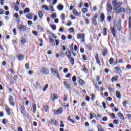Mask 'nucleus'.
Instances as JSON below:
<instances>
[{
    "instance_id": "1",
    "label": "nucleus",
    "mask_w": 131,
    "mask_h": 131,
    "mask_svg": "<svg viewBox=\"0 0 131 131\" xmlns=\"http://www.w3.org/2000/svg\"><path fill=\"white\" fill-rule=\"evenodd\" d=\"M114 10L116 11V13H125L126 12V10L123 7L118 6L115 8H114Z\"/></svg>"
},
{
    "instance_id": "2",
    "label": "nucleus",
    "mask_w": 131,
    "mask_h": 131,
    "mask_svg": "<svg viewBox=\"0 0 131 131\" xmlns=\"http://www.w3.org/2000/svg\"><path fill=\"white\" fill-rule=\"evenodd\" d=\"M51 72L52 73V74L54 76H56V77H57L58 79H60V75H59V73L56 70V69L54 68H51Z\"/></svg>"
},
{
    "instance_id": "3",
    "label": "nucleus",
    "mask_w": 131,
    "mask_h": 131,
    "mask_svg": "<svg viewBox=\"0 0 131 131\" xmlns=\"http://www.w3.org/2000/svg\"><path fill=\"white\" fill-rule=\"evenodd\" d=\"M40 72H41V73H42L43 74H46V75L50 74V70H49L48 68L46 67L42 68L40 70Z\"/></svg>"
},
{
    "instance_id": "4",
    "label": "nucleus",
    "mask_w": 131,
    "mask_h": 131,
    "mask_svg": "<svg viewBox=\"0 0 131 131\" xmlns=\"http://www.w3.org/2000/svg\"><path fill=\"white\" fill-rule=\"evenodd\" d=\"M112 5L110 3V1H108L106 4V10L108 13H111L112 12Z\"/></svg>"
},
{
    "instance_id": "5",
    "label": "nucleus",
    "mask_w": 131,
    "mask_h": 131,
    "mask_svg": "<svg viewBox=\"0 0 131 131\" xmlns=\"http://www.w3.org/2000/svg\"><path fill=\"white\" fill-rule=\"evenodd\" d=\"M53 113L55 115L62 114V113H63V108L60 107L58 110H53Z\"/></svg>"
},
{
    "instance_id": "6",
    "label": "nucleus",
    "mask_w": 131,
    "mask_h": 131,
    "mask_svg": "<svg viewBox=\"0 0 131 131\" xmlns=\"http://www.w3.org/2000/svg\"><path fill=\"white\" fill-rule=\"evenodd\" d=\"M8 100L10 106H12V107H15V102H14V101H13V96H9Z\"/></svg>"
},
{
    "instance_id": "7",
    "label": "nucleus",
    "mask_w": 131,
    "mask_h": 131,
    "mask_svg": "<svg viewBox=\"0 0 131 131\" xmlns=\"http://www.w3.org/2000/svg\"><path fill=\"white\" fill-rule=\"evenodd\" d=\"M63 84L64 86L67 89V90H69V89H71V85L69 84V82L67 81H64L63 82Z\"/></svg>"
},
{
    "instance_id": "8",
    "label": "nucleus",
    "mask_w": 131,
    "mask_h": 131,
    "mask_svg": "<svg viewBox=\"0 0 131 131\" xmlns=\"http://www.w3.org/2000/svg\"><path fill=\"white\" fill-rule=\"evenodd\" d=\"M112 5L115 8V7H117L118 5H121L120 2H117V0H113L112 2Z\"/></svg>"
},
{
    "instance_id": "9",
    "label": "nucleus",
    "mask_w": 131,
    "mask_h": 131,
    "mask_svg": "<svg viewBox=\"0 0 131 131\" xmlns=\"http://www.w3.org/2000/svg\"><path fill=\"white\" fill-rule=\"evenodd\" d=\"M95 59L97 64L99 65V66H101V62L100 61V59L99 58V54H98V53H96V54Z\"/></svg>"
},
{
    "instance_id": "10",
    "label": "nucleus",
    "mask_w": 131,
    "mask_h": 131,
    "mask_svg": "<svg viewBox=\"0 0 131 131\" xmlns=\"http://www.w3.org/2000/svg\"><path fill=\"white\" fill-rule=\"evenodd\" d=\"M5 109L7 113L9 115V116H11V114L12 113L11 111H12V110L10 109L9 108V106H8V105H6L5 106Z\"/></svg>"
},
{
    "instance_id": "11",
    "label": "nucleus",
    "mask_w": 131,
    "mask_h": 131,
    "mask_svg": "<svg viewBox=\"0 0 131 131\" xmlns=\"http://www.w3.org/2000/svg\"><path fill=\"white\" fill-rule=\"evenodd\" d=\"M18 29L20 31H25V30H26V27L25 26L20 25L18 26Z\"/></svg>"
},
{
    "instance_id": "12",
    "label": "nucleus",
    "mask_w": 131,
    "mask_h": 131,
    "mask_svg": "<svg viewBox=\"0 0 131 131\" xmlns=\"http://www.w3.org/2000/svg\"><path fill=\"white\" fill-rule=\"evenodd\" d=\"M33 17V14L32 13H28L26 15V17L27 19H28V20H32V17Z\"/></svg>"
},
{
    "instance_id": "13",
    "label": "nucleus",
    "mask_w": 131,
    "mask_h": 131,
    "mask_svg": "<svg viewBox=\"0 0 131 131\" xmlns=\"http://www.w3.org/2000/svg\"><path fill=\"white\" fill-rule=\"evenodd\" d=\"M51 100L54 102L55 100H57L58 99V96L56 94H53L51 96Z\"/></svg>"
},
{
    "instance_id": "14",
    "label": "nucleus",
    "mask_w": 131,
    "mask_h": 131,
    "mask_svg": "<svg viewBox=\"0 0 131 131\" xmlns=\"http://www.w3.org/2000/svg\"><path fill=\"white\" fill-rule=\"evenodd\" d=\"M66 55L68 58V59H70L71 57V54L70 53V50L69 49H68L66 51Z\"/></svg>"
},
{
    "instance_id": "15",
    "label": "nucleus",
    "mask_w": 131,
    "mask_h": 131,
    "mask_svg": "<svg viewBox=\"0 0 131 131\" xmlns=\"http://www.w3.org/2000/svg\"><path fill=\"white\" fill-rule=\"evenodd\" d=\"M118 116L120 119H121L122 120H124V116H123V114L121 113V112L118 113Z\"/></svg>"
},
{
    "instance_id": "16",
    "label": "nucleus",
    "mask_w": 131,
    "mask_h": 131,
    "mask_svg": "<svg viewBox=\"0 0 131 131\" xmlns=\"http://www.w3.org/2000/svg\"><path fill=\"white\" fill-rule=\"evenodd\" d=\"M16 57L19 61H22L24 59V57L21 54H19Z\"/></svg>"
},
{
    "instance_id": "17",
    "label": "nucleus",
    "mask_w": 131,
    "mask_h": 131,
    "mask_svg": "<svg viewBox=\"0 0 131 131\" xmlns=\"http://www.w3.org/2000/svg\"><path fill=\"white\" fill-rule=\"evenodd\" d=\"M107 54H108V50L107 49H104L102 52V55L103 57H106L107 56Z\"/></svg>"
},
{
    "instance_id": "18",
    "label": "nucleus",
    "mask_w": 131,
    "mask_h": 131,
    "mask_svg": "<svg viewBox=\"0 0 131 131\" xmlns=\"http://www.w3.org/2000/svg\"><path fill=\"white\" fill-rule=\"evenodd\" d=\"M57 9H58L59 11H63L64 9V6L61 4H59L57 6Z\"/></svg>"
},
{
    "instance_id": "19",
    "label": "nucleus",
    "mask_w": 131,
    "mask_h": 131,
    "mask_svg": "<svg viewBox=\"0 0 131 131\" xmlns=\"http://www.w3.org/2000/svg\"><path fill=\"white\" fill-rule=\"evenodd\" d=\"M103 36H106L107 34H108V29L107 28H103Z\"/></svg>"
},
{
    "instance_id": "20",
    "label": "nucleus",
    "mask_w": 131,
    "mask_h": 131,
    "mask_svg": "<svg viewBox=\"0 0 131 131\" xmlns=\"http://www.w3.org/2000/svg\"><path fill=\"white\" fill-rule=\"evenodd\" d=\"M82 67L83 68V70L82 69L81 70L84 72V73H88L89 72V70L86 68L85 67V65L83 64Z\"/></svg>"
},
{
    "instance_id": "21",
    "label": "nucleus",
    "mask_w": 131,
    "mask_h": 131,
    "mask_svg": "<svg viewBox=\"0 0 131 131\" xmlns=\"http://www.w3.org/2000/svg\"><path fill=\"white\" fill-rule=\"evenodd\" d=\"M114 69H116V71L118 73H122V71L121 70V69H120V67L117 66L116 67L114 68Z\"/></svg>"
},
{
    "instance_id": "22",
    "label": "nucleus",
    "mask_w": 131,
    "mask_h": 131,
    "mask_svg": "<svg viewBox=\"0 0 131 131\" xmlns=\"http://www.w3.org/2000/svg\"><path fill=\"white\" fill-rule=\"evenodd\" d=\"M116 98H117L118 99H119V100L121 99V94H120V93H119V92L116 91Z\"/></svg>"
},
{
    "instance_id": "23",
    "label": "nucleus",
    "mask_w": 131,
    "mask_h": 131,
    "mask_svg": "<svg viewBox=\"0 0 131 131\" xmlns=\"http://www.w3.org/2000/svg\"><path fill=\"white\" fill-rule=\"evenodd\" d=\"M100 19L101 22H104L105 21V14L104 13H102L100 15Z\"/></svg>"
},
{
    "instance_id": "24",
    "label": "nucleus",
    "mask_w": 131,
    "mask_h": 131,
    "mask_svg": "<svg viewBox=\"0 0 131 131\" xmlns=\"http://www.w3.org/2000/svg\"><path fill=\"white\" fill-rule=\"evenodd\" d=\"M38 15L40 19L42 18V17H43V13L41 11H38Z\"/></svg>"
},
{
    "instance_id": "25",
    "label": "nucleus",
    "mask_w": 131,
    "mask_h": 131,
    "mask_svg": "<svg viewBox=\"0 0 131 131\" xmlns=\"http://www.w3.org/2000/svg\"><path fill=\"white\" fill-rule=\"evenodd\" d=\"M84 36H85L84 33H82V34H78L77 35V39H80V38H82Z\"/></svg>"
},
{
    "instance_id": "26",
    "label": "nucleus",
    "mask_w": 131,
    "mask_h": 131,
    "mask_svg": "<svg viewBox=\"0 0 131 131\" xmlns=\"http://www.w3.org/2000/svg\"><path fill=\"white\" fill-rule=\"evenodd\" d=\"M49 39L50 40V42H51L52 46H55V41H54V39H53L51 37H49Z\"/></svg>"
},
{
    "instance_id": "27",
    "label": "nucleus",
    "mask_w": 131,
    "mask_h": 131,
    "mask_svg": "<svg viewBox=\"0 0 131 131\" xmlns=\"http://www.w3.org/2000/svg\"><path fill=\"white\" fill-rule=\"evenodd\" d=\"M111 33L113 34V36L114 37H115L116 34H115V29L114 28H111Z\"/></svg>"
},
{
    "instance_id": "28",
    "label": "nucleus",
    "mask_w": 131,
    "mask_h": 131,
    "mask_svg": "<svg viewBox=\"0 0 131 131\" xmlns=\"http://www.w3.org/2000/svg\"><path fill=\"white\" fill-rule=\"evenodd\" d=\"M13 5L14 6V10H15V11H17V12H19V6H17V4H16V3H14Z\"/></svg>"
},
{
    "instance_id": "29",
    "label": "nucleus",
    "mask_w": 131,
    "mask_h": 131,
    "mask_svg": "<svg viewBox=\"0 0 131 131\" xmlns=\"http://www.w3.org/2000/svg\"><path fill=\"white\" fill-rule=\"evenodd\" d=\"M20 111L22 114L25 116V111H24V107H23V106L20 107Z\"/></svg>"
},
{
    "instance_id": "30",
    "label": "nucleus",
    "mask_w": 131,
    "mask_h": 131,
    "mask_svg": "<svg viewBox=\"0 0 131 131\" xmlns=\"http://www.w3.org/2000/svg\"><path fill=\"white\" fill-rule=\"evenodd\" d=\"M50 27H51L52 30H56L57 29V27L56 25H50Z\"/></svg>"
},
{
    "instance_id": "31",
    "label": "nucleus",
    "mask_w": 131,
    "mask_h": 131,
    "mask_svg": "<svg viewBox=\"0 0 131 131\" xmlns=\"http://www.w3.org/2000/svg\"><path fill=\"white\" fill-rule=\"evenodd\" d=\"M30 12V9L28 8H26L24 10V14H26V13H29Z\"/></svg>"
},
{
    "instance_id": "32",
    "label": "nucleus",
    "mask_w": 131,
    "mask_h": 131,
    "mask_svg": "<svg viewBox=\"0 0 131 131\" xmlns=\"http://www.w3.org/2000/svg\"><path fill=\"white\" fill-rule=\"evenodd\" d=\"M70 60V62L71 64L74 65V59L73 58L70 57V58H68Z\"/></svg>"
},
{
    "instance_id": "33",
    "label": "nucleus",
    "mask_w": 131,
    "mask_h": 131,
    "mask_svg": "<svg viewBox=\"0 0 131 131\" xmlns=\"http://www.w3.org/2000/svg\"><path fill=\"white\" fill-rule=\"evenodd\" d=\"M97 128L98 131H104L103 128H102V127L101 126V125H98Z\"/></svg>"
},
{
    "instance_id": "34",
    "label": "nucleus",
    "mask_w": 131,
    "mask_h": 131,
    "mask_svg": "<svg viewBox=\"0 0 131 131\" xmlns=\"http://www.w3.org/2000/svg\"><path fill=\"white\" fill-rule=\"evenodd\" d=\"M73 13L75 16H79L78 12H77V10L76 9H74L73 11Z\"/></svg>"
},
{
    "instance_id": "35",
    "label": "nucleus",
    "mask_w": 131,
    "mask_h": 131,
    "mask_svg": "<svg viewBox=\"0 0 131 131\" xmlns=\"http://www.w3.org/2000/svg\"><path fill=\"white\" fill-rule=\"evenodd\" d=\"M68 121H71V122L73 123V124H74V123H75L74 121H73V120H72V119H71V117L70 116H69L68 117Z\"/></svg>"
},
{
    "instance_id": "36",
    "label": "nucleus",
    "mask_w": 131,
    "mask_h": 131,
    "mask_svg": "<svg viewBox=\"0 0 131 131\" xmlns=\"http://www.w3.org/2000/svg\"><path fill=\"white\" fill-rule=\"evenodd\" d=\"M117 28L118 30H119V31H120V30H121V24H118L117 25Z\"/></svg>"
},
{
    "instance_id": "37",
    "label": "nucleus",
    "mask_w": 131,
    "mask_h": 131,
    "mask_svg": "<svg viewBox=\"0 0 131 131\" xmlns=\"http://www.w3.org/2000/svg\"><path fill=\"white\" fill-rule=\"evenodd\" d=\"M42 9L46 10V11H49V7L47 5H43L42 7Z\"/></svg>"
},
{
    "instance_id": "38",
    "label": "nucleus",
    "mask_w": 131,
    "mask_h": 131,
    "mask_svg": "<svg viewBox=\"0 0 131 131\" xmlns=\"http://www.w3.org/2000/svg\"><path fill=\"white\" fill-rule=\"evenodd\" d=\"M33 111L34 113H35V112H36V104H34V105L33 106Z\"/></svg>"
},
{
    "instance_id": "39",
    "label": "nucleus",
    "mask_w": 131,
    "mask_h": 131,
    "mask_svg": "<svg viewBox=\"0 0 131 131\" xmlns=\"http://www.w3.org/2000/svg\"><path fill=\"white\" fill-rule=\"evenodd\" d=\"M79 82L80 83H81V84L82 85H84L85 84V82L84 81H83V80L81 79H79Z\"/></svg>"
},
{
    "instance_id": "40",
    "label": "nucleus",
    "mask_w": 131,
    "mask_h": 131,
    "mask_svg": "<svg viewBox=\"0 0 131 131\" xmlns=\"http://www.w3.org/2000/svg\"><path fill=\"white\" fill-rule=\"evenodd\" d=\"M113 61H114V59L113 58H111L109 60V63L110 65H112L113 64Z\"/></svg>"
},
{
    "instance_id": "41",
    "label": "nucleus",
    "mask_w": 131,
    "mask_h": 131,
    "mask_svg": "<svg viewBox=\"0 0 131 131\" xmlns=\"http://www.w3.org/2000/svg\"><path fill=\"white\" fill-rule=\"evenodd\" d=\"M73 46H74L73 43H72L70 45V49L71 52H73V51H74V50L73 49Z\"/></svg>"
},
{
    "instance_id": "42",
    "label": "nucleus",
    "mask_w": 131,
    "mask_h": 131,
    "mask_svg": "<svg viewBox=\"0 0 131 131\" xmlns=\"http://www.w3.org/2000/svg\"><path fill=\"white\" fill-rule=\"evenodd\" d=\"M60 18L62 20H65V14L62 13L61 15Z\"/></svg>"
},
{
    "instance_id": "43",
    "label": "nucleus",
    "mask_w": 131,
    "mask_h": 131,
    "mask_svg": "<svg viewBox=\"0 0 131 131\" xmlns=\"http://www.w3.org/2000/svg\"><path fill=\"white\" fill-rule=\"evenodd\" d=\"M20 42H21L22 45H25V43H26V40L23 38L21 40H20Z\"/></svg>"
},
{
    "instance_id": "44",
    "label": "nucleus",
    "mask_w": 131,
    "mask_h": 131,
    "mask_svg": "<svg viewBox=\"0 0 131 131\" xmlns=\"http://www.w3.org/2000/svg\"><path fill=\"white\" fill-rule=\"evenodd\" d=\"M92 24L93 25H95V26H97L98 25V22L96 21H92Z\"/></svg>"
},
{
    "instance_id": "45",
    "label": "nucleus",
    "mask_w": 131,
    "mask_h": 131,
    "mask_svg": "<svg viewBox=\"0 0 131 131\" xmlns=\"http://www.w3.org/2000/svg\"><path fill=\"white\" fill-rule=\"evenodd\" d=\"M14 17L16 19H18V20H20V18L19 17V14H18V13H15Z\"/></svg>"
},
{
    "instance_id": "46",
    "label": "nucleus",
    "mask_w": 131,
    "mask_h": 131,
    "mask_svg": "<svg viewBox=\"0 0 131 131\" xmlns=\"http://www.w3.org/2000/svg\"><path fill=\"white\" fill-rule=\"evenodd\" d=\"M32 33H33V34H34V35H35V36H37L38 34V33L36 31H33Z\"/></svg>"
},
{
    "instance_id": "47",
    "label": "nucleus",
    "mask_w": 131,
    "mask_h": 131,
    "mask_svg": "<svg viewBox=\"0 0 131 131\" xmlns=\"http://www.w3.org/2000/svg\"><path fill=\"white\" fill-rule=\"evenodd\" d=\"M114 80L115 81H117V78L115 77H114L113 78H112L111 79V81H112V82H114Z\"/></svg>"
},
{
    "instance_id": "48",
    "label": "nucleus",
    "mask_w": 131,
    "mask_h": 131,
    "mask_svg": "<svg viewBox=\"0 0 131 131\" xmlns=\"http://www.w3.org/2000/svg\"><path fill=\"white\" fill-rule=\"evenodd\" d=\"M39 86H40V84L38 83V82H37L36 83V86H35V88H36V89H39Z\"/></svg>"
},
{
    "instance_id": "49",
    "label": "nucleus",
    "mask_w": 131,
    "mask_h": 131,
    "mask_svg": "<svg viewBox=\"0 0 131 131\" xmlns=\"http://www.w3.org/2000/svg\"><path fill=\"white\" fill-rule=\"evenodd\" d=\"M86 47L88 49H89V51H92V45H91L90 44H89L86 45Z\"/></svg>"
},
{
    "instance_id": "50",
    "label": "nucleus",
    "mask_w": 131,
    "mask_h": 131,
    "mask_svg": "<svg viewBox=\"0 0 131 131\" xmlns=\"http://www.w3.org/2000/svg\"><path fill=\"white\" fill-rule=\"evenodd\" d=\"M51 17L53 18V19H55V18H57V14H56V13H53Z\"/></svg>"
},
{
    "instance_id": "51",
    "label": "nucleus",
    "mask_w": 131,
    "mask_h": 131,
    "mask_svg": "<svg viewBox=\"0 0 131 131\" xmlns=\"http://www.w3.org/2000/svg\"><path fill=\"white\" fill-rule=\"evenodd\" d=\"M82 11L83 13H85L88 12V8H83Z\"/></svg>"
},
{
    "instance_id": "52",
    "label": "nucleus",
    "mask_w": 131,
    "mask_h": 131,
    "mask_svg": "<svg viewBox=\"0 0 131 131\" xmlns=\"http://www.w3.org/2000/svg\"><path fill=\"white\" fill-rule=\"evenodd\" d=\"M43 108L46 112H47V111L49 110V107H48V105H45Z\"/></svg>"
},
{
    "instance_id": "53",
    "label": "nucleus",
    "mask_w": 131,
    "mask_h": 131,
    "mask_svg": "<svg viewBox=\"0 0 131 131\" xmlns=\"http://www.w3.org/2000/svg\"><path fill=\"white\" fill-rule=\"evenodd\" d=\"M91 100L92 101H94V100H95V98H96V96H95V95H94V94H92L91 95Z\"/></svg>"
},
{
    "instance_id": "54",
    "label": "nucleus",
    "mask_w": 131,
    "mask_h": 131,
    "mask_svg": "<svg viewBox=\"0 0 131 131\" xmlns=\"http://www.w3.org/2000/svg\"><path fill=\"white\" fill-rule=\"evenodd\" d=\"M113 123L115 124H117V125H118L119 122H118V120H114L113 121Z\"/></svg>"
},
{
    "instance_id": "55",
    "label": "nucleus",
    "mask_w": 131,
    "mask_h": 131,
    "mask_svg": "<svg viewBox=\"0 0 131 131\" xmlns=\"http://www.w3.org/2000/svg\"><path fill=\"white\" fill-rule=\"evenodd\" d=\"M13 33H14V35H17V31L16 30V28H14L13 30Z\"/></svg>"
},
{
    "instance_id": "56",
    "label": "nucleus",
    "mask_w": 131,
    "mask_h": 131,
    "mask_svg": "<svg viewBox=\"0 0 131 131\" xmlns=\"http://www.w3.org/2000/svg\"><path fill=\"white\" fill-rule=\"evenodd\" d=\"M61 39H62V40H64V41H65V40H66V36L62 35L61 36Z\"/></svg>"
},
{
    "instance_id": "57",
    "label": "nucleus",
    "mask_w": 131,
    "mask_h": 131,
    "mask_svg": "<svg viewBox=\"0 0 131 131\" xmlns=\"http://www.w3.org/2000/svg\"><path fill=\"white\" fill-rule=\"evenodd\" d=\"M49 8H50V11L51 12H54V7H53V6H50Z\"/></svg>"
},
{
    "instance_id": "58",
    "label": "nucleus",
    "mask_w": 131,
    "mask_h": 131,
    "mask_svg": "<svg viewBox=\"0 0 131 131\" xmlns=\"http://www.w3.org/2000/svg\"><path fill=\"white\" fill-rule=\"evenodd\" d=\"M37 28L38 29H40V30L43 31V28L41 27V26L39 25L37 26Z\"/></svg>"
},
{
    "instance_id": "59",
    "label": "nucleus",
    "mask_w": 131,
    "mask_h": 131,
    "mask_svg": "<svg viewBox=\"0 0 131 131\" xmlns=\"http://www.w3.org/2000/svg\"><path fill=\"white\" fill-rule=\"evenodd\" d=\"M72 81H73V82H75V81H76V77H75V76H74L72 77Z\"/></svg>"
},
{
    "instance_id": "60",
    "label": "nucleus",
    "mask_w": 131,
    "mask_h": 131,
    "mask_svg": "<svg viewBox=\"0 0 131 131\" xmlns=\"http://www.w3.org/2000/svg\"><path fill=\"white\" fill-rule=\"evenodd\" d=\"M102 106L104 109H106L107 107H106V103L105 102H102Z\"/></svg>"
},
{
    "instance_id": "61",
    "label": "nucleus",
    "mask_w": 131,
    "mask_h": 131,
    "mask_svg": "<svg viewBox=\"0 0 131 131\" xmlns=\"http://www.w3.org/2000/svg\"><path fill=\"white\" fill-rule=\"evenodd\" d=\"M4 11L3 10V9H0V15H4L5 14V12H4Z\"/></svg>"
},
{
    "instance_id": "62",
    "label": "nucleus",
    "mask_w": 131,
    "mask_h": 131,
    "mask_svg": "<svg viewBox=\"0 0 131 131\" xmlns=\"http://www.w3.org/2000/svg\"><path fill=\"white\" fill-rule=\"evenodd\" d=\"M83 60H84V61H86V60H88V57H86V55H83Z\"/></svg>"
},
{
    "instance_id": "63",
    "label": "nucleus",
    "mask_w": 131,
    "mask_h": 131,
    "mask_svg": "<svg viewBox=\"0 0 131 131\" xmlns=\"http://www.w3.org/2000/svg\"><path fill=\"white\" fill-rule=\"evenodd\" d=\"M102 120L103 121H107L108 120V118L107 117H104L103 118H102Z\"/></svg>"
},
{
    "instance_id": "64",
    "label": "nucleus",
    "mask_w": 131,
    "mask_h": 131,
    "mask_svg": "<svg viewBox=\"0 0 131 131\" xmlns=\"http://www.w3.org/2000/svg\"><path fill=\"white\" fill-rule=\"evenodd\" d=\"M129 27L131 28V17L129 18Z\"/></svg>"
}]
</instances>
